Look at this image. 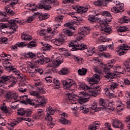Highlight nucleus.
<instances>
[{
	"mask_svg": "<svg viewBox=\"0 0 130 130\" xmlns=\"http://www.w3.org/2000/svg\"><path fill=\"white\" fill-rule=\"evenodd\" d=\"M29 94L31 96H35V97H37V98H40V95H39L38 92L36 91L30 90L29 91Z\"/></svg>",
	"mask_w": 130,
	"mask_h": 130,
	"instance_id": "41",
	"label": "nucleus"
},
{
	"mask_svg": "<svg viewBox=\"0 0 130 130\" xmlns=\"http://www.w3.org/2000/svg\"><path fill=\"white\" fill-rule=\"evenodd\" d=\"M61 57H56L55 60L53 61L50 60V59L48 57H45L43 59H40V60L37 59H34L32 61V63L35 64V66H38V64H43L44 62L46 63H48L47 64V68H56V67H58L61 62Z\"/></svg>",
	"mask_w": 130,
	"mask_h": 130,
	"instance_id": "2",
	"label": "nucleus"
},
{
	"mask_svg": "<svg viewBox=\"0 0 130 130\" xmlns=\"http://www.w3.org/2000/svg\"><path fill=\"white\" fill-rule=\"evenodd\" d=\"M59 51L62 53V54H67L68 51H67V49L63 48H60L59 49Z\"/></svg>",
	"mask_w": 130,
	"mask_h": 130,
	"instance_id": "63",
	"label": "nucleus"
},
{
	"mask_svg": "<svg viewBox=\"0 0 130 130\" xmlns=\"http://www.w3.org/2000/svg\"><path fill=\"white\" fill-rule=\"evenodd\" d=\"M111 123L113 127L123 129V124L120 120L117 119H113L111 120Z\"/></svg>",
	"mask_w": 130,
	"mask_h": 130,
	"instance_id": "12",
	"label": "nucleus"
},
{
	"mask_svg": "<svg viewBox=\"0 0 130 130\" xmlns=\"http://www.w3.org/2000/svg\"><path fill=\"white\" fill-rule=\"evenodd\" d=\"M0 79V87L3 86L4 83H6L7 81H10L12 82L11 84L9 85V87H14V85H16V81H15V78L13 75L7 76L4 75L1 77Z\"/></svg>",
	"mask_w": 130,
	"mask_h": 130,
	"instance_id": "7",
	"label": "nucleus"
},
{
	"mask_svg": "<svg viewBox=\"0 0 130 130\" xmlns=\"http://www.w3.org/2000/svg\"><path fill=\"white\" fill-rule=\"evenodd\" d=\"M23 120H25L26 121H28V122H30V121H31V118L24 117L17 118V123H20V122H21V121H23Z\"/></svg>",
	"mask_w": 130,
	"mask_h": 130,
	"instance_id": "37",
	"label": "nucleus"
},
{
	"mask_svg": "<svg viewBox=\"0 0 130 130\" xmlns=\"http://www.w3.org/2000/svg\"><path fill=\"white\" fill-rule=\"evenodd\" d=\"M39 8V9H44V10H46L47 11H49V10H51V6L47 3H45L43 2H40Z\"/></svg>",
	"mask_w": 130,
	"mask_h": 130,
	"instance_id": "23",
	"label": "nucleus"
},
{
	"mask_svg": "<svg viewBox=\"0 0 130 130\" xmlns=\"http://www.w3.org/2000/svg\"><path fill=\"white\" fill-rule=\"evenodd\" d=\"M26 46L28 48H33V47L37 46V44L34 41H30L29 43L26 44Z\"/></svg>",
	"mask_w": 130,
	"mask_h": 130,
	"instance_id": "43",
	"label": "nucleus"
},
{
	"mask_svg": "<svg viewBox=\"0 0 130 130\" xmlns=\"http://www.w3.org/2000/svg\"><path fill=\"white\" fill-rule=\"evenodd\" d=\"M14 15V12L10 8V7H5V12L0 11V16H5V17H8V16H11Z\"/></svg>",
	"mask_w": 130,
	"mask_h": 130,
	"instance_id": "14",
	"label": "nucleus"
},
{
	"mask_svg": "<svg viewBox=\"0 0 130 130\" xmlns=\"http://www.w3.org/2000/svg\"><path fill=\"white\" fill-rule=\"evenodd\" d=\"M93 4L94 5V6H96L98 7H101V6H103V7H105L103 0L97 1L94 2Z\"/></svg>",
	"mask_w": 130,
	"mask_h": 130,
	"instance_id": "39",
	"label": "nucleus"
},
{
	"mask_svg": "<svg viewBox=\"0 0 130 130\" xmlns=\"http://www.w3.org/2000/svg\"><path fill=\"white\" fill-rule=\"evenodd\" d=\"M35 18H36L35 14H34L32 16H29L27 20V23H31L32 21H33V20L35 19Z\"/></svg>",
	"mask_w": 130,
	"mask_h": 130,
	"instance_id": "59",
	"label": "nucleus"
},
{
	"mask_svg": "<svg viewBox=\"0 0 130 130\" xmlns=\"http://www.w3.org/2000/svg\"><path fill=\"white\" fill-rule=\"evenodd\" d=\"M99 49L100 51H105L107 49V46L101 45L99 46Z\"/></svg>",
	"mask_w": 130,
	"mask_h": 130,
	"instance_id": "54",
	"label": "nucleus"
},
{
	"mask_svg": "<svg viewBox=\"0 0 130 130\" xmlns=\"http://www.w3.org/2000/svg\"><path fill=\"white\" fill-rule=\"evenodd\" d=\"M17 81L21 82V83H19V87H26L27 85L25 83H23L26 81V76L22 74V73L17 71Z\"/></svg>",
	"mask_w": 130,
	"mask_h": 130,
	"instance_id": "11",
	"label": "nucleus"
},
{
	"mask_svg": "<svg viewBox=\"0 0 130 130\" xmlns=\"http://www.w3.org/2000/svg\"><path fill=\"white\" fill-rule=\"evenodd\" d=\"M90 96H91L90 93H88L84 91L79 92L78 102L81 105L78 108L79 110H82V111H83V110H86V108H87V109H90V106H89V105H85V104H83V103H85L89 101Z\"/></svg>",
	"mask_w": 130,
	"mask_h": 130,
	"instance_id": "4",
	"label": "nucleus"
},
{
	"mask_svg": "<svg viewBox=\"0 0 130 130\" xmlns=\"http://www.w3.org/2000/svg\"><path fill=\"white\" fill-rule=\"evenodd\" d=\"M34 80L35 82V86L36 87V89H38V88H40L43 86V83L39 79H36L34 78Z\"/></svg>",
	"mask_w": 130,
	"mask_h": 130,
	"instance_id": "31",
	"label": "nucleus"
},
{
	"mask_svg": "<svg viewBox=\"0 0 130 130\" xmlns=\"http://www.w3.org/2000/svg\"><path fill=\"white\" fill-rule=\"evenodd\" d=\"M113 68L117 76V75H119V74H122L123 75H124V74L126 73V70L123 68H122L120 66H114Z\"/></svg>",
	"mask_w": 130,
	"mask_h": 130,
	"instance_id": "18",
	"label": "nucleus"
},
{
	"mask_svg": "<svg viewBox=\"0 0 130 130\" xmlns=\"http://www.w3.org/2000/svg\"><path fill=\"white\" fill-rule=\"evenodd\" d=\"M115 105L117 107L116 109L118 111H122L124 109V104H122V102L120 100L115 101Z\"/></svg>",
	"mask_w": 130,
	"mask_h": 130,
	"instance_id": "17",
	"label": "nucleus"
},
{
	"mask_svg": "<svg viewBox=\"0 0 130 130\" xmlns=\"http://www.w3.org/2000/svg\"><path fill=\"white\" fill-rule=\"evenodd\" d=\"M8 23L10 25L7 23H0V28L1 29L8 28L9 29H11L14 31H16V30H17V21H16V20H9Z\"/></svg>",
	"mask_w": 130,
	"mask_h": 130,
	"instance_id": "8",
	"label": "nucleus"
},
{
	"mask_svg": "<svg viewBox=\"0 0 130 130\" xmlns=\"http://www.w3.org/2000/svg\"><path fill=\"white\" fill-rule=\"evenodd\" d=\"M69 47H72L71 49L72 51H75L76 50H84V49H87V45L84 43H81L80 40L73 41L69 44Z\"/></svg>",
	"mask_w": 130,
	"mask_h": 130,
	"instance_id": "6",
	"label": "nucleus"
},
{
	"mask_svg": "<svg viewBox=\"0 0 130 130\" xmlns=\"http://www.w3.org/2000/svg\"><path fill=\"white\" fill-rule=\"evenodd\" d=\"M122 21L123 23L128 24V23H130V18L128 17L124 16L122 18Z\"/></svg>",
	"mask_w": 130,
	"mask_h": 130,
	"instance_id": "60",
	"label": "nucleus"
},
{
	"mask_svg": "<svg viewBox=\"0 0 130 130\" xmlns=\"http://www.w3.org/2000/svg\"><path fill=\"white\" fill-rule=\"evenodd\" d=\"M63 32L64 34H67L68 36H73V35H74V32L68 29H63Z\"/></svg>",
	"mask_w": 130,
	"mask_h": 130,
	"instance_id": "50",
	"label": "nucleus"
},
{
	"mask_svg": "<svg viewBox=\"0 0 130 130\" xmlns=\"http://www.w3.org/2000/svg\"><path fill=\"white\" fill-rule=\"evenodd\" d=\"M8 38L5 37H2L0 38V44H7L8 43Z\"/></svg>",
	"mask_w": 130,
	"mask_h": 130,
	"instance_id": "44",
	"label": "nucleus"
},
{
	"mask_svg": "<svg viewBox=\"0 0 130 130\" xmlns=\"http://www.w3.org/2000/svg\"><path fill=\"white\" fill-rule=\"evenodd\" d=\"M21 39L25 41H30L32 40V37L25 33H22L21 36Z\"/></svg>",
	"mask_w": 130,
	"mask_h": 130,
	"instance_id": "27",
	"label": "nucleus"
},
{
	"mask_svg": "<svg viewBox=\"0 0 130 130\" xmlns=\"http://www.w3.org/2000/svg\"><path fill=\"white\" fill-rule=\"evenodd\" d=\"M22 56H24L25 58H35V57H36V55L32 52H29L23 53Z\"/></svg>",
	"mask_w": 130,
	"mask_h": 130,
	"instance_id": "25",
	"label": "nucleus"
},
{
	"mask_svg": "<svg viewBox=\"0 0 130 130\" xmlns=\"http://www.w3.org/2000/svg\"><path fill=\"white\" fill-rule=\"evenodd\" d=\"M130 64V58H128L123 63V66L124 67H128Z\"/></svg>",
	"mask_w": 130,
	"mask_h": 130,
	"instance_id": "64",
	"label": "nucleus"
},
{
	"mask_svg": "<svg viewBox=\"0 0 130 130\" xmlns=\"http://www.w3.org/2000/svg\"><path fill=\"white\" fill-rule=\"evenodd\" d=\"M90 32V28L88 27H81L79 29L78 33L81 36H86L88 35Z\"/></svg>",
	"mask_w": 130,
	"mask_h": 130,
	"instance_id": "16",
	"label": "nucleus"
},
{
	"mask_svg": "<svg viewBox=\"0 0 130 130\" xmlns=\"http://www.w3.org/2000/svg\"><path fill=\"white\" fill-rule=\"evenodd\" d=\"M18 47H25L26 45H27V43L23 42H19L18 44H17Z\"/></svg>",
	"mask_w": 130,
	"mask_h": 130,
	"instance_id": "62",
	"label": "nucleus"
},
{
	"mask_svg": "<svg viewBox=\"0 0 130 130\" xmlns=\"http://www.w3.org/2000/svg\"><path fill=\"white\" fill-rule=\"evenodd\" d=\"M37 56L38 58H34V59H38L40 60V59H43L44 58V55L42 53H38L37 54Z\"/></svg>",
	"mask_w": 130,
	"mask_h": 130,
	"instance_id": "51",
	"label": "nucleus"
},
{
	"mask_svg": "<svg viewBox=\"0 0 130 130\" xmlns=\"http://www.w3.org/2000/svg\"><path fill=\"white\" fill-rule=\"evenodd\" d=\"M117 86H118V84H117V83L112 82L110 85V89L112 91H113L114 89H116Z\"/></svg>",
	"mask_w": 130,
	"mask_h": 130,
	"instance_id": "47",
	"label": "nucleus"
},
{
	"mask_svg": "<svg viewBox=\"0 0 130 130\" xmlns=\"http://www.w3.org/2000/svg\"><path fill=\"white\" fill-rule=\"evenodd\" d=\"M115 7H114L111 8V11L113 13H121V12H123L124 9L123 7H124V5L123 3H120L119 1H116Z\"/></svg>",
	"mask_w": 130,
	"mask_h": 130,
	"instance_id": "9",
	"label": "nucleus"
},
{
	"mask_svg": "<svg viewBox=\"0 0 130 130\" xmlns=\"http://www.w3.org/2000/svg\"><path fill=\"white\" fill-rule=\"evenodd\" d=\"M129 49V47L127 46V45L122 44L119 47V55H123L124 54V52L126 51V50H128Z\"/></svg>",
	"mask_w": 130,
	"mask_h": 130,
	"instance_id": "19",
	"label": "nucleus"
},
{
	"mask_svg": "<svg viewBox=\"0 0 130 130\" xmlns=\"http://www.w3.org/2000/svg\"><path fill=\"white\" fill-rule=\"evenodd\" d=\"M103 72L106 74V75L109 74V72H110V68H109V66H107L105 67L103 69Z\"/></svg>",
	"mask_w": 130,
	"mask_h": 130,
	"instance_id": "58",
	"label": "nucleus"
},
{
	"mask_svg": "<svg viewBox=\"0 0 130 130\" xmlns=\"http://www.w3.org/2000/svg\"><path fill=\"white\" fill-rule=\"evenodd\" d=\"M73 57L75 61H77L78 62H82V60L83 59L82 57L76 55H73Z\"/></svg>",
	"mask_w": 130,
	"mask_h": 130,
	"instance_id": "53",
	"label": "nucleus"
},
{
	"mask_svg": "<svg viewBox=\"0 0 130 130\" xmlns=\"http://www.w3.org/2000/svg\"><path fill=\"white\" fill-rule=\"evenodd\" d=\"M61 118L59 119V122L62 124H68L70 122V121L67 120L66 118L68 117V114L64 112L60 114Z\"/></svg>",
	"mask_w": 130,
	"mask_h": 130,
	"instance_id": "20",
	"label": "nucleus"
},
{
	"mask_svg": "<svg viewBox=\"0 0 130 130\" xmlns=\"http://www.w3.org/2000/svg\"><path fill=\"white\" fill-rule=\"evenodd\" d=\"M73 85H76L74 83L73 80L70 79H68L66 80L63 81V86L65 89H67V95L68 96V99L69 100L74 101L75 100V97L73 96L74 94L73 92H74V90L69 89L70 87H72Z\"/></svg>",
	"mask_w": 130,
	"mask_h": 130,
	"instance_id": "5",
	"label": "nucleus"
},
{
	"mask_svg": "<svg viewBox=\"0 0 130 130\" xmlns=\"http://www.w3.org/2000/svg\"><path fill=\"white\" fill-rule=\"evenodd\" d=\"M105 93L106 96H109L110 97H113L114 95V93L110 92L109 89L107 88L105 89Z\"/></svg>",
	"mask_w": 130,
	"mask_h": 130,
	"instance_id": "45",
	"label": "nucleus"
},
{
	"mask_svg": "<svg viewBox=\"0 0 130 130\" xmlns=\"http://www.w3.org/2000/svg\"><path fill=\"white\" fill-rule=\"evenodd\" d=\"M102 15L104 17H107V18L105 19L106 22L109 23L111 21V19H112V16L111 14L110 13L109 11H104L102 13Z\"/></svg>",
	"mask_w": 130,
	"mask_h": 130,
	"instance_id": "21",
	"label": "nucleus"
},
{
	"mask_svg": "<svg viewBox=\"0 0 130 130\" xmlns=\"http://www.w3.org/2000/svg\"><path fill=\"white\" fill-rule=\"evenodd\" d=\"M118 33H122L123 32H126L128 31V28L126 26H120L118 29H117Z\"/></svg>",
	"mask_w": 130,
	"mask_h": 130,
	"instance_id": "40",
	"label": "nucleus"
},
{
	"mask_svg": "<svg viewBox=\"0 0 130 130\" xmlns=\"http://www.w3.org/2000/svg\"><path fill=\"white\" fill-rule=\"evenodd\" d=\"M99 126H100V122L96 121L91 125L89 127V129L96 130L97 128H99Z\"/></svg>",
	"mask_w": 130,
	"mask_h": 130,
	"instance_id": "26",
	"label": "nucleus"
},
{
	"mask_svg": "<svg viewBox=\"0 0 130 130\" xmlns=\"http://www.w3.org/2000/svg\"><path fill=\"white\" fill-rule=\"evenodd\" d=\"M25 109L24 108H21L19 109L17 111V114H18V115H20V116H23V115L25 114Z\"/></svg>",
	"mask_w": 130,
	"mask_h": 130,
	"instance_id": "48",
	"label": "nucleus"
},
{
	"mask_svg": "<svg viewBox=\"0 0 130 130\" xmlns=\"http://www.w3.org/2000/svg\"><path fill=\"white\" fill-rule=\"evenodd\" d=\"M108 104V102H106L105 100H103V99L101 98L99 100V105L100 106H102L104 108L106 107V105Z\"/></svg>",
	"mask_w": 130,
	"mask_h": 130,
	"instance_id": "38",
	"label": "nucleus"
},
{
	"mask_svg": "<svg viewBox=\"0 0 130 130\" xmlns=\"http://www.w3.org/2000/svg\"><path fill=\"white\" fill-rule=\"evenodd\" d=\"M100 81V76L97 74H94L91 77L89 80V84L91 89H93L92 90H90L88 94H90L91 96H96L100 94V90L101 89V86L97 85V83Z\"/></svg>",
	"mask_w": 130,
	"mask_h": 130,
	"instance_id": "3",
	"label": "nucleus"
},
{
	"mask_svg": "<svg viewBox=\"0 0 130 130\" xmlns=\"http://www.w3.org/2000/svg\"><path fill=\"white\" fill-rule=\"evenodd\" d=\"M77 87L79 90H84V91H86V90H91V89H92L91 86H89L85 84L82 83L81 82L78 83Z\"/></svg>",
	"mask_w": 130,
	"mask_h": 130,
	"instance_id": "22",
	"label": "nucleus"
},
{
	"mask_svg": "<svg viewBox=\"0 0 130 130\" xmlns=\"http://www.w3.org/2000/svg\"><path fill=\"white\" fill-rule=\"evenodd\" d=\"M4 59L5 61L3 64L5 70H6V71H8V72H12L13 71H15V68H13L11 64V63L8 61V60H10V58H5Z\"/></svg>",
	"mask_w": 130,
	"mask_h": 130,
	"instance_id": "13",
	"label": "nucleus"
},
{
	"mask_svg": "<svg viewBox=\"0 0 130 130\" xmlns=\"http://www.w3.org/2000/svg\"><path fill=\"white\" fill-rule=\"evenodd\" d=\"M69 73V70L67 68H62L60 71L58 72V74L59 75H61L62 76L66 75Z\"/></svg>",
	"mask_w": 130,
	"mask_h": 130,
	"instance_id": "36",
	"label": "nucleus"
},
{
	"mask_svg": "<svg viewBox=\"0 0 130 130\" xmlns=\"http://www.w3.org/2000/svg\"><path fill=\"white\" fill-rule=\"evenodd\" d=\"M39 104H40V106L41 105L42 106H43V105L46 104V100L45 98H42L40 96V103H39Z\"/></svg>",
	"mask_w": 130,
	"mask_h": 130,
	"instance_id": "52",
	"label": "nucleus"
},
{
	"mask_svg": "<svg viewBox=\"0 0 130 130\" xmlns=\"http://www.w3.org/2000/svg\"><path fill=\"white\" fill-rule=\"evenodd\" d=\"M95 48L94 47H91L87 49L86 52V56L89 57V56H92L94 53H95Z\"/></svg>",
	"mask_w": 130,
	"mask_h": 130,
	"instance_id": "29",
	"label": "nucleus"
},
{
	"mask_svg": "<svg viewBox=\"0 0 130 130\" xmlns=\"http://www.w3.org/2000/svg\"><path fill=\"white\" fill-rule=\"evenodd\" d=\"M89 6L85 7L79 6L77 8V13L83 14V13H86L88 10H89Z\"/></svg>",
	"mask_w": 130,
	"mask_h": 130,
	"instance_id": "24",
	"label": "nucleus"
},
{
	"mask_svg": "<svg viewBox=\"0 0 130 130\" xmlns=\"http://www.w3.org/2000/svg\"><path fill=\"white\" fill-rule=\"evenodd\" d=\"M40 19L42 18V20H46V19H48V18H49V14L45 13L42 15H40Z\"/></svg>",
	"mask_w": 130,
	"mask_h": 130,
	"instance_id": "56",
	"label": "nucleus"
},
{
	"mask_svg": "<svg viewBox=\"0 0 130 130\" xmlns=\"http://www.w3.org/2000/svg\"><path fill=\"white\" fill-rule=\"evenodd\" d=\"M47 113L45 116V119L47 121L51 122L52 121V117L51 115H53L54 113L55 112V110L51 107V106H49L46 109Z\"/></svg>",
	"mask_w": 130,
	"mask_h": 130,
	"instance_id": "10",
	"label": "nucleus"
},
{
	"mask_svg": "<svg viewBox=\"0 0 130 130\" xmlns=\"http://www.w3.org/2000/svg\"><path fill=\"white\" fill-rule=\"evenodd\" d=\"M104 108L105 109H106V110H107V111H113L114 109L113 107L109 106V105H108V104L106 105V107H105Z\"/></svg>",
	"mask_w": 130,
	"mask_h": 130,
	"instance_id": "61",
	"label": "nucleus"
},
{
	"mask_svg": "<svg viewBox=\"0 0 130 130\" xmlns=\"http://www.w3.org/2000/svg\"><path fill=\"white\" fill-rule=\"evenodd\" d=\"M95 23H97V26L99 27L102 25H105V24H108V22H106L105 19L104 21L102 18L96 17V19H95Z\"/></svg>",
	"mask_w": 130,
	"mask_h": 130,
	"instance_id": "28",
	"label": "nucleus"
},
{
	"mask_svg": "<svg viewBox=\"0 0 130 130\" xmlns=\"http://www.w3.org/2000/svg\"><path fill=\"white\" fill-rule=\"evenodd\" d=\"M101 30L102 31H104L106 34H110V33H111V31H112L111 27L109 26H106L105 27L102 28H101Z\"/></svg>",
	"mask_w": 130,
	"mask_h": 130,
	"instance_id": "34",
	"label": "nucleus"
},
{
	"mask_svg": "<svg viewBox=\"0 0 130 130\" xmlns=\"http://www.w3.org/2000/svg\"><path fill=\"white\" fill-rule=\"evenodd\" d=\"M42 44H43V47H42V50H43V51H47L48 50H51V48H52V47L50 45L48 44H43V43H42Z\"/></svg>",
	"mask_w": 130,
	"mask_h": 130,
	"instance_id": "32",
	"label": "nucleus"
},
{
	"mask_svg": "<svg viewBox=\"0 0 130 130\" xmlns=\"http://www.w3.org/2000/svg\"><path fill=\"white\" fill-rule=\"evenodd\" d=\"M27 63L29 65V67L31 68L33 72H38V73H39L40 75H42L43 73V70H41L39 68L37 67V66H36L37 65L34 64L33 62H27Z\"/></svg>",
	"mask_w": 130,
	"mask_h": 130,
	"instance_id": "15",
	"label": "nucleus"
},
{
	"mask_svg": "<svg viewBox=\"0 0 130 130\" xmlns=\"http://www.w3.org/2000/svg\"><path fill=\"white\" fill-rule=\"evenodd\" d=\"M54 89H59L60 88V82L57 79H53V81Z\"/></svg>",
	"mask_w": 130,
	"mask_h": 130,
	"instance_id": "33",
	"label": "nucleus"
},
{
	"mask_svg": "<svg viewBox=\"0 0 130 130\" xmlns=\"http://www.w3.org/2000/svg\"><path fill=\"white\" fill-rule=\"evenodd\" d=\"M117 74H116L115 71L113 73H108L105 75L106 79H110V80H112L114 77H116Z\"/></svg>",
	"mask_w": 130,
	"mask_h": 130,
	"instance_id": "35",
	"label": "nucleus"
},
{
	"mask_svg": "<svg viewBox=\"0 0 130 130\" xmlns=\"http://www.w3.org/2000/svg\"><path fill=\"white\" fill-rule=\"evenodd\" d=\"M26 101L22 100L21 101V103H23V104H25L27 105V104H30V105H35V102H34V100H31L30 99L26 98L25 99Z\"/></svg>",
	"mask_w": 130,
	"mask_h": 130,
	"instance_id": "30",
	"label": "nucleus"
},
{
	"mask_svg": "<svg viewBox=\"0 0 130 130\" xmlns=\"http://www.w3.org/2000/svg\"><path fill=\"white\" fill-rule=\"evenodd\" d=\"M57 34V30H52L51 28H48L47 30L45 29L37 31V34L39 36H44V39L47 41H51L52 43L57 45V46H60L66 41V37L64 36H61L58 38L51 40V39L56 35Z\"/></svg>",
	"mask_w": 130,
	"mask_h": 130,
	"instance_id": "1",
	"label": "nucleus"
},
{
	"mask_svg": "<svg viewBox=\"0 0 130 130\" xmlns=\"http://www.w3.org/2000/svg\"><path fill=\"white\" fill-rule=\"evenodd\" d=\"M78 73L80 76H84L87 74V69L82 68V69H79L78 71Z\"/></svg>",
	"mask_w": 130,
	"mask_h": 130,
	"instance_id": "42",
	"label": "nucleus"
},
{
	"mask_svg": "<svg viewBox=\"0 0 130 130\" xmlns=\"http://www.w3.org/2000/svg\"><path fill=\"white\" fill-rule=\"evenodd\" d=\"M63 15H59L55 18L56 22H57L58 23H62V20H63Z\"/></svg>",
	"mask_w": 130,
	"mask_h": 130,
	"instance_id": "46",
	"label": "nucleus"
},
{
	"mask_svg": "<svg viewBox=\"0 0 130 130\" xmlns=\"http://www.w3.org/2000/svg\"><path fill=\"white\" fill-rule=\"evenodd\" d=\"M1 109L3 111H4V112H5V113H10V112L9 111V110H8V109L7 108V106H6V105H5V104H4L3 106H2L1 107Z\"/></svg>",
	"mask_w": 130,
	"mask_h": 130,
	"instance_id": "55",
	"label": "nucleus"
},
{
	"mask_svg": "<svg viewBox=\"0 0 130 130\" xmlns=\"http://www.w3.org/2000/svg\"><path fill=\"white\" fill-rule=\"evenodd\" d=\"M32 114V111L30 110H25L24 111V115H26L27 117H24L25 118H29Z\"/></svg>",
	"mask_w": 130,
	"mask_h": 130,
	"instance_id": "49",
	"label": "nucleus"
},
{
	"mask_svg": "<svg viewBox=\"0 0 130 130\" xmlns=\"http://www.w3.org/2000/svg\"><path fill=\"white\" fill-rule=\"evenodd\" d=\"M96 19H97V17L94 16L93 15H90L88 17V20H89V21H90V22H95V23Z\"/></svg>",
	"mask_w": 130,
	"mask_h": 130,
	"instance_id": "57",
	"label": "nucleus"
}]
</instances>
